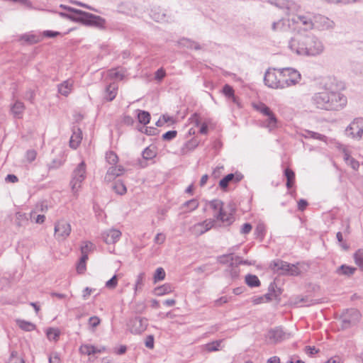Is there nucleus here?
<instances>
[{"mask_svg":"<svg viewBox=\"0 0 363 363\" xmlns=\"http://www.w3.org/2000/svg\"><path fill=\"white\" fill-rule=\"evenodd\" d=\"M268 3L281 10L286 16H292L289 21L296 26L298 33L314 29L313 13H298L301 6L292 0H268Z\"/></svg>","mask_w":363,"mask_h":363,"instance_id":"nucleus-1","label":"nucleus"},{"mask_svg":"<svg viewBox=\"0 0 363 363\" xmlns=\"http://www.w3.org/2000/svg\"><path fill=\"white\" fill-rule=\"evenodd\" d=\"M312 101L318 108L337 111L346 106L347 100L346 96L340 92L323 91L315 94Z\"/></svg>","mask_w":363,"mask_h":363,"instance_id":"nucleus-2","label":"nucleus"},{"mask_svg":"<svg viewBox=\"0 0 363 363\" xmlns=\"http://www.w3.org/2000/svg\"><path fill=\"white\" fill-rule=\"evenodd\" d=\"M68 9L69 11L77 15V18L78 20L84 22L87 25L101 28L104 27L105 24L104 19L99 16H96L94 14L73 8H68Z\"/></svg>","mask_w":363,"mask_h":363,"instance_id":"nucleus-3","label":"nucleus"},{"mask_svg":"<svg viewBox=\"0 0 363 363\" xmlns=\"http://www.w3.org/2000/svg\"><path fill=\"white\" fill-rule=\"evenodd\" d=\"M86 178V164L81 162L74 169L70 181V186L72 192L76 194L80 189L83 181Z\"/></svg>","mask_w":363,"mask_h":363,"instance_id":"nucleus-4","label":"nucleus"},{"mask_svg":"<svg viewBox=\"0 0 363 363\" xmlns=\"http://www.w3.org/2000/svg\"><path fill=\"white\" fill-rule=\"evenodd\" d=\"M272 270L281 275L297 276L301 270L298 264H291L282 260L274 261L271 264Z\"/></svg>","mask_w":363,"mask_h":363,"instance_id":"nucleus-5","label":"nucleus"},{"mask_svg":"<svg viewBox=\"0 0 363 363\" xmlns=\"http://www.w3.org/2000/svg\"><path fill=\"white\" fill-rule=\"evenodd\" d=\"M266 86L272 89H284L282 84V77L280 69L269 68L267 70L264 77Z\"/></svg>","mask_w":363,"mask_h":363,"instance_id":"nucleus-6","label":"nucleus"},{"mask_svg":"<svg viewBox=\"0 0 363 363\" xmlns=\"http://www.w3.org/2000/svg\"><path fill=\"white\" fill-rule=\"evenodd\" d=\"M280 71L283 79L282 84H284V89L298 84L301 79V75L299 72L294 68H281Z\"/></svg>","mask_w":363,"mask_h":363,"instance_id":"nucleus-7","label":"nucleus"},{"mask_svg":"<svg viewBox=\"0 0 363 363\" xmlns=\"http://www.w3.org/2000/svg\"><path fill=\"white\" fill-rule=\"evenodd\" d=\"M54 230L56 239L65 240L70 235L72 227L69 222L65 219H60L55 223Z\"/></svg>","mask_w":363,"mask_h":363,"instance_id":"nucleus-8","label":"nucleus"},{"mask_svg":"<svg viewBox=\"0 0 363 363\" xmlns=\"http://www.w3.org/2000/svg\"><path fill=\"white\" fill-rule=\"evenodd\" d=\"M289 337V334L284 331L281 327L270 329L266 335L269 343L277 344Z\"/></svg>","mask_w":363,"mask_h":363,"instance_id":"nucleus-9","label":"nucleus"},{"mask_svg":"<svg viewBox=\"0 0 363 363\" xmlns=\"http://www.w3.org/2000/svg\"><path fill=\"white\" fill-rule=\"evenodd\" d=\"M361 314L359 311L355 308L347 309L342 315V328H347L352 325L356 324L360 320Z\"/></svg>","mask_w":363,"mask_h":363,"instance_id":"nucleus-10","label":"nucleus"},{"mask_svg":"<svg viewBox=\"0 0 363 363\" xmlns=\"http://www.w3.org/2000/svg\"><path fill=\"white\" fill-rule=\"evenodd\" d=\"M147 320L141 317H135L129 320L128 326L133 334H140L146 330Z\"/></svg>","mask_w":363,"mask_h":363,"instance_id":"nucleus-11","label":"nucleus"},{"mask_svg":"<svg viewBox=\"0 0 363 363\" xmlns=\"http://www.w3.org/2000/svg\"><path fill=\"white\" fill-rule=\"evenodd\" d=\"M298 55L314 57L323 52V47H290Z\"/></svg>","mask_w":363,"mask_h":363,"instance_id":"nucleus-12","label":"nucleus"},{"mask_svg":"<svg viewBox=\"0 0 363 363\" xmlns=\"http://www.w3.org/2000/svg\"><path fill=\"white\" fill-rule=\"evenodd\" d=\"M313 25L314 29L327 30L332 28L334 23L325 16L313 13Z\"/></svg>","mask_w":363,"mask_h":363,"instance_id":"nucleus-13","label":"nucleus"},{"mask_svg":"<svg viewBox=\"0 0 363 363\" xmlns=\"http://www.w3.org/2000/svg\"><path fill=\"white\" fill-rule=\"evenodd\" d=\"M215 221L212 219L206 220L201 223H196L191 228V230L196 236L201 235L214 225Z\"/></svg>","mask_w":363,"mask_h":363,"instance_id":"nucleus-14","label":"nucleus"},{"mask_svg":"<svg viewBox=\"0 0 363 363\" xmlns=\"http://www.w3.org/2000/svg\"><path fill=\"white\" fill-rule=\"evenodd\" d=\"M347 130H350V134L353 138H361L363 133V118L354 119L349 125Z\"/></svg>","mask_w":363,"mask_h":363,"instance_id":"nucleus-15","label":"nucleus"},{"mask_svg":"<svg viewBox=\"0 0 363 363\" xmlns=\"http://www.w3.org/2000/svg\"><path fill=\"white\" fill-rule=\"evenodd\" d=\"M242 178V174L239 172H235V174H229L224 177L219 182V186L222 189H225L228 187L230 182L238 183L240 181H241Z\"/></svg>","mask_w":363,"mask_h":363,"instance_id":"nucleus-16","label":"nucleus"},{"mask_svg":"<svg viewBox=\"0 0 363 363\" xmlns=\"http://www.w3.org/2000/svg\"><path fill=\"white\" fill-rule=\"evenodd\" d=\"M79 350L82 354L89 356L91 354L104 352L106 348L104 346L96 347L92 345L83 344L79 347Z\"/></svg>","mask_w":363,"mask_h":363,"instance_id":"nucleus-17","label":"nucleus"},{"mask_svg":"<svg viewBox=\"0 0 363 363\" xmlns=\"http://www.w3.org/2000/svg\"><path fill=\"white\" fill-rule=\"evenodd\" d=\"M125 172V169L121 165L111 166L107 170L105 176V180L110 182L117 177L121 176Z\"/></svg>","mask_w":363,"mask_h":363,"instance_id":"nucleus-18","label":"nucleus"},{"mask_svg":"<svg viewBox=\"0 0 363 363\" xmlns=\"http://www.w3.org/2000/svg\"><path fill=\"white\" fill-rule=\"evenodd\" d=\"M121 236V231L116 229H110L103 233V238L106 244H113L116 242Z\"/></svg>","mask_w":363,"mask_h":363,"instance_id":"nucleus-19","label":"nucleus"},{"mask_svg":"<svg viewBox=\"0 0 363 363\" xmlns=\"http://www.w3.org/2000/svg\"><path fill=\"white\" fill-rule=\"evenodd\" d=\"M82 140V132L78 127H73L72 134L69 140V146L72 149H77Z\"/></svg>","mask_w":363,"mask_h":363,"instance_id":"nucleus-20","label":"nucleus"},{"mask_svg":"<svg viewBox=\"0 0 363 363\" xmlns=\"http://www.w3.org/2000/svg\"><path fill=\"white\" fill-rule=\"evenodd\" d=\"M25 111V106L23 102L16 101L11 106V112L15 118H21Z\"/></svg>","mask_w":363,"mask_h":363,"instance_id":"nucleus-21","label":"nucleus"},{"mask_svg":"<svg viewBox=\"0 0 363 363\" xmlns=\"http://www.w3.org/2000/svg\"><path fill=\"white\" fill-rule=\"evenodd\" d=\"M290 22L288 20L286 19H280L277 22H274L272 25V29L275 32H285L287 31L289 26Z\"/></svg>","mask_w":363,"mask_h":363,"instance_id":"nucleus-22","label":"nucleus"},{"mask_svg":"<svg viewBox=\"0 0 363 363\" xmlns=\"http://www.w3.org/2000/svg\"><path fill=\"white\" fill-rule=\"evenodd\" d=\"M118 85L116 83H111L106 86L104 92V99L108 101H113L117 94Z\"/></svg>","mask_w":363,"mask_h":363,"instance_id":"nucleus-23","label":"nucleus"},{"mask_svg":"<svg viewBox=\"0 0 363 363\" xmlns=\"http://www.w3.org/2000/svg\"><path fill=\"white\" fill-rule=\"evenodd\" d=\"M125 72L123 68L111 69L107 72V77L110 79L122 80L125 77Z\"/></svg>","mask_w":363,"mask_h":363,"instance_id":"nucleus-24","label":"nucleus"},{"mask_svg":"<svg viewBox=\"0 0 363 363\" xmlns=\"http://www.w3.org/2000/svg\"><path fill=\"white\" fill-rule=\"evenodd\" d=\"M73 86V82L70 79L65 80L62 83L58 85V91L63 96H68Z\"/></svg>","mask_w":363,"mask_h":363,"instance_id":"nucleus-25","label":"nucleus"},{"mask_svg":"<svg viewBox=\"0 0 363 363\" xmlns=\"http://www.w3.org/2000/svg\"><path fill=\"white\" fill-rule=\"evenodd\" d=\"M357 268L346 264H342L340 267L337 268L336 273L338 275L351 277L356 272Z\"/></svg>","mask_w":363,"mask_h":363,"instance_id":"nucleus-26","label":"nucleus"},{"mask_svg":"<svg viewBox=\"0 0 363 363\" xmlns=\"http://www.w3.org/2000/svg\"><path fill=\"white\" fill-rule=\"evenodd\" d=\"M215 217H216L217 220L222 221L226 225L231 224L234 220L233 213H227L224 208L223 211H220L219 213L215 215Z\"/></svg>","mask_w":363,"mask_h":363,"instance_id":"nucleus-27","label":"nucleus"},{"mask_svg":"<svg viewBox=\"0 0 363 363\" xmlns=\"http://www.w3.org/2000/svg\"><path fill=\"white\" fill-rule=\"evenodd\" d=\"M21 39L27 43L35 44L40 42V40L43 39V36L40 34L28 33L23 35L21 37Z\"/></svg>","mask_w":363,"mask_h":363,"instance_id":"nucleus-28","label":"nucleus"},{"mask_svg":"<svg viewBox=\"0 0 363 363\" xmlns=\"http://www.w3.org/2000/svg\"><path fill=\"white\" fill-rule=\"evenodd\" d=\"M235 257L233 254L223 255L217 257V260L222 264H229L231 266L233 264H235Z\"/></svg>","mask_w":363,"mask_h":363,"instance_id":"nucleus-29","label":"nucleus"},{"mask_svg":"<svg viewBox=\"0 0 363 363\" xmlns=\"http://www.w3.org/2000/svg\"><path fill=\"white\" fill-rule=\"evenodd\" d=\"M284 176L286 178V187L291 189L295 183V173L290 168H286L284 170Z\"/></svg>","mask_w":363,"mask_h":363,"instance_id":"nucleus-30","label":"nucleus"},{"mask_svg":"<svg viewBox=\"0 0 363 363\" xmlns=\"http://www.w3.org/2000/svg\"><path fill=\"white\" fill-rule=\"evenodd\" d=\"M225 272L231 279L235 280L239 277L240 269L238 264H233L231 266H228V268L225 270Z\"/></svg>","mask_w":363,"mask_h":363,"instance_id":"nucleus-31","label":"nucleus"},{"mask_svg":"<svg viewBox=\"0 0 363 363\" xmlns=\"http://www.w3.org/2000/svg\"><path fill=\"white\" fill-rule=\"evenodd\" d=\"M344 160L350 165L354 170H357L359 167V163L355 159L352 157L347 151H344Z\"/></svg>","mask_w":363,"mask_h":363,"instance_id":"nucleus-32","label":"nucleus"},{"mask_svg":"<svg viewBox=\"0 0 363 363\" xmlns=\"http://www.w3.org/2000/svg\"><path fill=\"white\" fill-rule=\"evenodd\" d=\"M267 119L265 121L266 127L269 128L270 130H274L277 127V119L275 115L272 113L271 114L267 116Z\"/></svg>","mask_w":363,"mask_h":363,"instance_id":"nucleus-33","label":"nucleus"},{"mask_svg":"<svg viewBox=\"0 0 363 363\" xmlns=\"http://www.w3.org/2000/svg\"><path fill=\"white\" fill-rule=\"evenodd\" d=\"M245 282L250 287H256L260 285L258 277L252 274H248L245 277Z\"/></svg>","mask_w":363,"mask_h":363,"instance_id":"nucleus-34","label":"nucleus"},{"mask_svg":"<svg viewBox=\"0 0 363 363\" xmlns=\"http://www.w3.org/2000/svg\"><path fill=\"white\" fill-rule=\"evenodd\" d=\"M138 120L140 123L146 125L150 123V114L145 111H138Z\"/></svg>","mask_w":363,"mask_h":363,"instance_id":"nucleus-35","label":"nucleus"},{"mask_svg":"<svg viewBox=\"0 0 363 363\" xmlns=\"http://www.w3.org/2000/svg\"><path fill=\"white\" fill-rule=\"evenodd\" d=\"M17 323L20 328L26 331H32L35 328V325L33 323L26 320H18Z\"/></svg>","mask_w":363,"mask_h":363,"instance_id":"nucleus-36","label":"nucleus"},{"mask_svg":"<svg viewBox=\"0 0 363 363\" xmlns=\"http://www.w3.org/2000/svg\"><path fill=\"white\" fill-rule=\"evenodd\" d=\"M198 142L196 140H191L185 143L182 149V154H186L189 151L194 150L198 146Z\"/></svg>","mask_w":363,"mask_h":363,"instance_id":"nucleus-37","label":"nucleus"},{"mask_svg":"<svg viewBox=\"0 0 363 363\" xmlns=\"http://www.w3.org/2000/svg\"><path fill=\"white\" fill-rule=\"evenodd\" d=\"M253 106L257 111L260 112L264 116H267L271 114V113H272L271 109L263 103L254 104Z\"/></svg>","mask_w":363,"mask_h":363,"instance_id":"nucleus-38","label":"nucleus"},{"mask_svg":"<svg viewBox=\"0 0 363 363\" xmlns=\"http://www.w3.org/2000/svg\"><path fill=\"white\" fill-rule=\"evenodd\" d=\"M172 291V287L170 284H166L155 289V292L157 296H162Z\"/></svg>","mask_w":363,"mask_h":363,"instance_id":"nucleus-39","label":"nucleus"},{"mask_svg":"<svg viewBox=\"0 0 363 363\" xmlns=\"http://www.w3.org/2000/svg\"><path fill=\"white\" fill-rule=\"evenodd\" d=\"M222 340H216L209 343H207L205 345V349L207 352H216L219 350V347L222 342Z\"/></svg>","mask_w":363,"mask_h":363,"instance_id":"nucleus-40","label":"nucleus"},{"mask_svg":"<svg viewBox=\"0 0 363 363\" xmlns=\"http://www.w3.org/2000/svg\"><path fill=\"white\" fill-rule=\"evenodd\" d=\"M354 259L355 264L363 270V249L358 250L354 254Z\"/></svg>","mask_w":363,"mask_h":363,"instance_id":"nucleus-41","label":"nucleus"},{"mask_svg":"<svg viewBox=\"0 0 363 363\" xmlns=\"http://www.w3.org/2000/svg\"><path fill=\"white\" fill-rule=\"evenodd\" d=\"M113 190L118 194H120V195H123L126 193L127 191V189H126V186H125V184L121 182V181H117L113 186Z\"/></svg>","mask_w":363,"mask_h":363,"instance_id":"nucleus-42","label":"nucleus"},{"mask_svg":"<svg viewBox=\"0 0 363 363\" xmlns=\"http://www.w3.org/2000/svg\"><path fill=\"white\" fill-rule=\"evenodd\" d=\"M145 279V273L141 272L137 276V279L135 284V293L138 291L141 290L143 286V281Z\"/></svg>","mask_w":363,"mask_h":363,"instance_id":"nucleus-43","label":"nucleus"},{"mask_svg":"<svg viewBox=\"0 0 363 363\" xmlns=\"http://www.w3.org/2000/svg\"><path fill=\"white\" fill-rule=\"evenodd\" d=\"M165 278V272L163 268L159 267L156 269L154 274V282L157 283L159 281H162Z\"/></svg>","mask_w":363,"mask_h":363,"instance_id":"nucleus-44","label":"nucleus"},{"mask_svg":"<svg viewBox=\"0 0 363 363\" xmlns=\"http://www.w3.org/2000/svg\"><path fill=\"white\" fill-rule=\"evenodd\" d=\"M94 248V244L90 241L83 242L80 250L81 253H89L91 252Z\"/></svg>","mask_w":363,"mask_h":363,"instance_id":"nucleus-45","label":"nucleus"},{"mask_svg":"<svg viewBox=\"0 0 363 363\" xmlns=\"http://www.w3.org/2000/svg\"><path fill=\"white\" fill-rule=\"evenodd\" d=\"M223 93L227 97L233 99V101L235 102L236 99L234 96V90L231 86L225 84L223 88Z\"/></svg>","mask_w":363,"mask_h":363,"instance_id":"nucleus-46","label":"nucleus"},{"mask_svg":"<svg viewBox=\"0 0 363 363\" xmlns=\"http://www.w3.org/2000/svg\"><path fill=\"white\" fill-rule=\"evenodd\" d=\"M210 206L213 210L217 211V213H215L214 216L217 213H219L220 211H223V202L219 200H213L210 202Z\"/></svg>","mask_w":363,"mask_h":363,"instance_id":"nucleus-47","label":"nucleus"},{"mask_svg":"<svg viewBox=\"0 0 363 363\" xmlns=\"http://www.w3.org/2000/svg\"><path fill=\"white\" fill-rule=\"evenodd\" d=\"M47 337L50 340H57L60 335V331L55 328H49L46 333Z\"/></svg>","mask_w":363,"mask_h":363,"instance_id":"nucleus-48","label":"nucleus"},{"mask_svg":"<svg viewBox=\"0 0 363 363\" xmlns=\"http://www.w3.org/2000/svg\"><path fill=\"white\" fill-rule=\"evenodd\" d=\"M106 161L110 164H112V165H115L118 162V160L117 155L112 151L108 152L106 153Z\"/></svg>","mask_w":363,"mask_h":363,"instance_id":"nucleus-49","label":"nucleus"},{"mask_svg":"<svg viewBox=\"0 0 363 363\" xmlns=\"http://www.w3.org/2000/svg\"><path fill=\"white\" fill-rule=\"evenodd\" d=\"M8 363H25V361L18 356L17 352H12Z\"/></svg>","mask_w":363,"mask_h":363,"instance_id":"nucleus-50","label":"nucleus"},{"mask_svg":"<svg viewBox=\"0 0 363 363\" xmlns=\"http://www.w3.org/2000/svg\"><path fill=\"white\" fill-rule=\"evenodd\" d=\"M117 285H118V277L116 275H114L111 279L108 280L105 284V286L108 289H114L116 288Z\"/></svg>","mask_w":363,"mask_h":363,"instance_id":"nucleus-51","label":"nucleus"},{"mask_svg":"<svg viewBox=\"0 0 363 363\" xmlns=\"http://www.w3.org/2000/svg\"><path fill=\"white\" fill-rule=\"evenodd\" d=\"M184 206H186L189 208V211H192L198 208L199 202L196 199H193L189 201H186L184 203Z\"/></svg>","mask_w":363,"mask_h":363,"instance_id":"nucleus-52","label":"nucleus"},{"mask_svg":"<svg viewBox=\"0 0 363 363\" xmlns=\"http://www.w3.org/2000/svg\"><path fill=\"white\" fill-rule=\"evenodd\" d=\"M63 161L60 159H54L50 163L48 164V169H55L60 167L63 164Z\"/></svg>","mask_w":363,"mask_h":363,"instance_id":"nucleus-53","label":"nucleus"},{"mask_svg":"<svg viewBox=\"0 0 363 363\" xmlns=\"http://www.w3.org/2000/svg\"><path fill=\"white\" fill-rule=\"evenodd\" d=\"M303 43L306 45H311L314 44L316 45L318 43H320V41L318 38H316L313 35H306V40L303 42Z\"/></svg>","mask_w":363,"mask_h":363,"instance_id":"nucleus-54","label":"nucleus"},{"mask_svg":"<svg viewBox=\"0 0 363 363\" xmlns=\"http://www.w3.org/2000/svg\"><path fill=\"white\" fill-rule=\"evenodd\" d=\"M307 134H308L307 137H309V138H311L318 139V140H322V141H325V140H326V136H325L323 135H321V134H320L318 133H316V132L308 131Z\"/></svg>","mask_w":363,"mask_h":363,"instance_id":"nucleus-55","label":"nucleus"},{"mask_svg":"<svg viewBox=\"0 0 363 363\" xmlns=\"http://www.w3.org/2000/svg\"><path fill=\"white\" fill-rule=\"evenodd\" d=\"M155 156V152L150 147H147L143 152V157L145 160H150Z\"/></svg>","mask_w":363,"mask_h":363,"instance_id":"nucleus-56","label":"nucleus"},{"mask_svg":"<svg viewBox=\"0 0 363 363\" xmlns=\"http://www.w3.org/2000/svg\"><path fill=\"white\" fill-rule=\"evenodd\" d=\"M89 325L92 328H96L101 323V319L98 316H91L89 319Z\"/></svg>","mask_w":363,"mask_h":363,"instance_id":"nucleus-57","label":"nucleus"},{"mask_svg":"<svg viewBox=\"0 0 363 363\" xmlns=\"http://www.w3.org/2000/svg\"><path fill=\"white\" fill-rule=\"evenodd\" d=\"M37 152L34 150H29L26 153V159L28 162H32L36 158Z\"/></svg>","mask_w":363,"mask_h":363,"instance_id":"nucleus-58","label":"nucleus"},{"mask_svg":"<svg viewBox=\"0 0 363 363\" xmlns=\"http://www.w3.org/2000/svg\"><path fill=\"white\" fill-rule=\"evenodd\" d=\"M16 220L17 225L18 226H20V225H22V223L23 221L27 220V218H26V216L25 213H21V212H18L16 214Z\"/></svg>","mask_w":363,"mask_h":363,"instance_id":"nucleus-59","label":"nucleus"},{"mask_svg":"<svg viewBox=\"0 0 363 363\" xmlns=\"http://www.w3.org/2000/svg\"><path fill=\"white\" fill-rule=\"evenodd\" d=\"M166 236L164 234L160 233L156 235L154 238V242L156 244L162 245L165 242Z\"/></svg>","mask_w":363,"mask_h":363,"instance_id":"nucleus-60","label":"nucleus"},{"mask_svg":"<svg viewBox=\"0 0 363 363\" xmlns=\"http://www.w3.org/2000/svg\"><path fill=\"white\" fill-rule=\"evenodd\" d=\"M177 131L176 130H169L163 134L162 138L165 140H170L174 138L177 136Z\"/></svg>","mask_w":363,"mask_h":363,"instance_id":"nucleus-61","label":"nucleus"},{"mask_svg":"<svg viewBox=\"0 0 363 363\" xmlns=\"http://www.w3.org/2000/svg\"><path fill=\"white\" fill-rule=\"evenodd\" d=\"M86 262H82V261L79 260L77 264V272L78 274H82L85 272L86 269Z\"/></svg>","mask_w":363,"mask_h":363,"instance_id":"nucleus-62","label":"nucleus"},{"mask_svg":"<svg viewBox=\"0 0 363 363\" xmlns=\"http://www.w3.org/2000/svg\"><path fill=\"white\" fill-rule=\"evenodd\" d=\"M60 35V33L57 32V31L45 30L43 33V35H41L43 36V38L45 37V38H51L57 37V36H58Z\"/></svg>","mask_w":363,"mask_h":363,"instance_id":"nucleus-63","label":"nucleus"},{"mask_svg":"<svg viewBox=\"0 0 363 363\" xmlns=\"http://www.w3.org/2000/svg\"><path fill=\"white\" fill-rule=\"evenodd\" d=\"M49 363H61V360H60L58 353H57V352L52 353L49 357Z\"/></svg>","mask_w":363,"mask_h":363,"instance_id":"nucleus-64","label":"nucleus"}]
</instances>
